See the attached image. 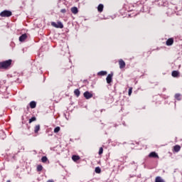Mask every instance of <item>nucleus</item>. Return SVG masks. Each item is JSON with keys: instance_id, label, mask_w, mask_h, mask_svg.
<instances>
[{"instance_id": "obj_1", "label": "nucleus", "mask_w": 182, "mask_h": 182, "mask_svg": "<svg viewBox=\"0 0 182 182\" xmlns=\"http://www.w3.org/2000/svg\"><path fill=\"white\" fill-rule=\"evenodd\" d=\"M12 65V60L0 62V69H8Z\"/></svg>"}, {"instance_id": "obj_2", "label": "nucleus", "mask_w": 182, "mask_h": 182, "mask_svg": "<svg viewBox=\"0 0 182 182\" xmlns=\"http://www.w3.org/2000/svg\"><path fill=\"white\" fill-rule=\"evenodd\" d=\"M0 16H1V18H9V16H12V11L4 10L0 13Z\"/></svg>"}, {"instance_id": "obj_3", "label": "nucleus", "mask_w": 182, "mask_h": 182, "mask_svg": "<svg viewBox=\"0 0 182 182\" xmlns=\"http://www.w3.org/2000/svg\"><path fill=\"white\" fill-rule=\"evenodd\" d=\"M51 25L54 28H60V29H63V23H62V22H60V21H58V23L52 22Z\"/></svg>"}, {"instance_id": "obj_4", "label": "nucleus", "mask_w": 182, "mask_h": 182, "mask_svg": "<svg viewBox=\"0 0 182 182\" xmlns=\"http://www.w3.org/2000/svg\"><path fill=\"white\" fill-rule=\"evenodd\" d=\"M106 81L108 85H110V83L113 82V73L108 74L106 78Z\"/></svg>"}, {"instance_id": "obj_5", "label": "nucleus", "mask_w": 182, "mask_h": 182, "mask_svg": "<svg viewBox=\"0 0 182 182\" xmlns=\"http://www.w3.org/2000/svg\"><path fill=\"white\" fill-rule=\"evenodd\" d=\"M84 97L87 100L92 99V97H93V94L90 93L89 91H86L84 92Z\"/></svg>"}, {"instance_id": "obj_6", "label": "nucleus", "mask_w": 182, "mask_h": 182, "mask_svg": "<svg viewBox=\"0 0 182 182\" xmlns=\"http://www.w3.org/2000/svg\"><path fill=\"white\" fill-rule=\"evenodd\" d=\"M28 38V36L26 35V33L22 34L19 38L18 41L20 42H25V40Z\"/></svg>"}, {"instance_id": "obj_7", "label": "nucleus", "mask_w": 182, "mask_h": 182, "mask_svg": "<svg viewBox=\"0 0 182 182\" xmlns=\"http://www.w3.org/2000/svg\"><path fill=\"white\" fill-rule=\"evenodd\" d=\"M119 65L120 69H123L126 67V63H124V60H123L122 59H120L119 60Z\"/></svg>"}, {"instance_id": "obj_8", "label": "nucleus", "mask_w": 182, "mask_h": 182, "mask_svg": "<svg viewBox=\"0 0 182 182\" xmlns=\"http://www.w3.org/2000/svg\"><path fill=\"white\" fill-rule=\"evenodd\" d=\"M173 43H174V40L173 38H168L166 42L167 46H171Z\"/></svg>"}, {"instance_id": "obj_9", "label": "nucleus", "mask_w": 182, "mask_h": 182, "mask_svg": "<svg viewBox=\"0 0 182 182\" xmlns=\"http://www.w3.org/2000/svg\"><path fill=\"white\" fill-rule=\"evenodd\" d=\"M149 157H152L154 159H159V154H157V153L156 152H151L149 154Z\"/></svg>"}, {"instance_id": "obj_10", "label": "nucleus", "mask_w": 182, "mask_h": 182, "mask_svg": "<svg viewBox=\"0 0 182 182\" xmlns=\"http://www.w3.org/2000/svg\"><path fill=\"white\" fill-rule=\"evenodd\" d=\"M71 12H72V14H74V15H76V14H77L79 12V11L77 10V7H76V6L72 7Z\"/></svg>"}, {"instance_id": "obj_11", "label": "nucleus", "mask_w": 182, "mask_h": 182, "mask_svg": "<svg viewBox=\"0 0 182 182\" xmlns=\"http://www.w3.org/2000/svg\"><path fill=\"white\" fill-rule=\"evenodd\" d=\"M173 77H178V75H180V73L177 70H173L171 73Z\"/></svg>"}, {"instance_id": "obj_12", "label": "nucleus", "mask_w": 182, "mask_h": 182, "mask_svg": "<svg viewBox=\"0 0 182 182\" xmlns=\"http://www.w3.org/2000/svg\"><path fill=\"white\" fill-rule=\"evenodd\" d=\"M30 107H31V109H35V107H36V102L31 101L30 102Z\"/></svg>"}, {"instance_id": "obj_13", "label": "nucleus", "mask_w": 182, "mask_h": 182, "mask_svg": "<svg viewBox=\"0 0 182 182\" xmlns=\"http://www.w3.org/2000/svg\"><path fill=\"white\" fill-rule=\"evenodd\" d=\"M41 130V125L38 124L36 125V127H34V133H38V132H39Z\"/></svg>"}, {"instance_id": "obj_14", "label": "nucleus", "mask_w": 182, "mask_h": 182, "mask_svg": "<svg viewBox=\"0 0 182 182\" xmlns=\"http://www.w3.org/2000/svg\"><path fill=\"white\" fill-rule=\"evenodd\" d=\"M72 159L73 160V161H77V160L80 159V156H79L77 155H73L72 156Z\"/></svg>"}, {"instance_id": "obj_15", "label": "nucleus", "mask_w": 182, "mask_h": 182, "mask_svg": "<svg viewBox=\"0 0 182 182\" xmlns=\"http://www.w3.org/2000/svg\"><path fill=\"white\" fill-rule=\"evenodd\" d=\"M98 76H105V75H107V71H100L97 73Z\"/></svg>"}, {"instance_id": "obj_16", "label": "nucleus", "mask_w": 182, "mask_h": 182, "mask_svg": "<svg viewBox=\"0 0 182 182\" xmlns=\"http://www.w3.org/2000/svg\"><path fill=\"white\" fill-rule=\"evenodd\" d=\"M181 147L179 145H176L173 147V150L174 151H176V153H178V151L181 150Z\"/></svg>"}, {"instance_id": "obj_17", "label": "nucleus", "mask_w": 182, "mask_h": 182, "mask_svg": "<svg viewBox=\"0 0 182 182\" xmlns=\"http://www.w3.org/2000/svg\"><path fill=\"white\" fill-rule=\"evenodd\" d=\"M103 4H99L97 7L98 12H103Z\"/></svg>"}, {"instance_id": "obj_18", "label": "nucleus", "mask_w": 182, "mask_h": 182, "mask_svg": "<svg viewBox=\"0 0 182 182\" xmlns=\"http://www.w3.org/2000/svg\"><path fill=\"white\" fill-rule=\"evenodd\" d=\"M74 95H75L77 97H79V96H80V91L79 90V89L75 90Z\"/></svg>"}, {"instance_id": "obj_19", "label": "nucleus", "mask_w": 182, "mask_h": 182, "mask_svg": "<svg viewBox=\"0 0 182 182\" xmlns=\"http://www.w3.org/2000/svg\"><path fill=\"white\" fill-rule=\"evenodd\" d=\"M155 182H164V181L160 176H157L155 179Z\"/></svg>"}, {"instance_id": "obj_20", "label": "nucleus", "mask_w": 182, "mask_h": 182, "mask_svg": "<svg viewBox=\"0 0 182 182\" xmlns=\"http://www.w3.org/2000/svg\"><path fill=\"white\" fill-rule=\"evenodd\" d=\"M175 99H176V100H181V95L176 94L175 95Z\"/></svg>"}, {"instance_id": "obj_21", "label": "nucleus", "mask_w": 182, "mask_h": 182, "mask_svg": "<svg viewBox=\"0 0 182 182\" xmlns=\"http://www.w3.org/2000/svg\"><path fill=\"white\" fill-rule=\"evenodd\" d=\"M59 132H60V127H56L54 129V133H59Z\"/></svg>"}, {"instance_id": "obj_22", "label": "nucleus", "mask_w": 182, "mask_h": 182, "mask_svg": "<svg viewBox=\"0 0 182 182\" xmlns=\"http://www.w3.org/2000/svg\"><path fill=\"white\" fill-rule=\"evenodd\" d=\"M42 170H43V166L42 165H38L37 171H42Z\"/></svg>"}, {"instance_id": "obj_23", "label": "nucleus", "mask_w": 182, "mask_h": 182, "mask_svg": "<svg viewBox=\"0 0 182 182\" xmlns=\"http://www.w3.org/2000/svg\"><path fill=\"white\" fill-rule=\"evenodd\" d=\"M101 172H102V169H100V167L95 168V173H97V174H100V173Z\"/></svg>"}, {"instance_id": "obj_24", "label": "nucleus", "mask_w": 182, "mask_h": 182, "mask_svg": "<svg viewBox=\"0 0 182 182\" xmlns=\"http://www.w3.org/2000/svg\"><path fill=\"white\" fill-rule=\"evenodd\" d=\"M41 161H42V163H46V161H48V157H46V156H43V157L41 158Z\"/></svg>"}, {"instance_id": "obj_25", "label": "nucleus", "mask_w": 182, "mask_h": 182, "mask_svg": "<svg viewBox=\"0 0 182 182\" xmlns=\"http://www.w3.org/2000/svg\"><path fill=\"white\" fill-rule=\"evenodd\" d=\"M132 92H133V87H129V91H128L129 96H132Z\"/></svg>"}, {"instance_id": "obj_26", "label": "nucleus", "mask_w": 182, "mask_h": 182, "mask_svg": "<svg viewBox=\"0 0 182 182\" xmlns=\"http://www.w3.org/2000/svg\"><path fill=\"white\" fill-rule=\"evenodd\" d=\"M36 117H32L30 119H29V123H32V122H36Z\"/></svg>"}, {"instance_id": "obj_27", "label": "nucleus", "mask_w": 182, "mask_h": 182, "mask_svg": "<svg viewBox=\"0 0 182 182\" xmlns=\"http://www.w3.org/2000/svg\"><path fill=\"white\" fill-rule=\"evenodd\" d=\"M98 154H100H100H103V148H102V147H100V148Z\"/></svg>"}, {"instance_id": "obj_28", "label": "nucleus", "mask_w": 182, "mask_h": 182, "mask_svg": "<svg viewBox=\"0 0 182 182\" xmlns=\"http://www.w3.org/2000/svg\"><path fill=\"white\" fill-rule=\"evenodd\" d=\"M60 12H61V14H66V10H65V9H62L60 10Z\"/></svg>"}, {"instance_id": "obj_29", "label": "nucleus", "mask_w": 182, "mask_h": 182, "mask_svg": "<svg viewBox=\"0 0 182 182\" xmlns=\"http://www.w3.org/2000/svg\"><path fill=\"white\" fill-rule=\"evenodd\" d=\"M47 182H55V181H53V180H48V181H47Z\"/></svg>"}, {"instance_id": "obj_30", "label": "nucleus", "mask_w": 182, "mask_h": 182, "mask_svg": "<svg viewBox=\"0 0 182 182\" xmlns=\"http://www.w3.org/2000/svg\"><path fill=\"white\" fill-rule=\"evenodd\" d=\"M6 182H11V181H10V180H8V181H6Z\"/></svg>"}, {"instance_id": "obj_31", "label": "nucleus", "mask_w": 182, "mask_h": 182, "mask_svg": "<svg viewBox=\"0 0 182 182\" xmlns=\"http://www.w3.org/2000/svg\"><path fill=\"white\" fill-rule=\"evenodd\" d=\"M124 124V126H126V124Z\"/></svg>"}]
</instances>
